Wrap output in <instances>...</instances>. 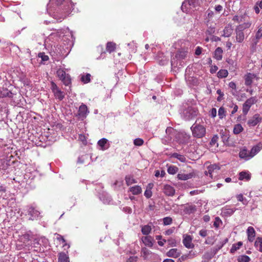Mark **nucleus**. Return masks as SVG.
<instances>
[{"mask_svg":"<svg viewBox=\"0 0 262 262\" xmlns=\"http://www.w3.org/2000/svg\"><path fill=\"white\" fill-rule=\"evenodd\" d=\"M223 32V36L227 37L230 36L233 32V28L231 25H228L227 26H226Z\"/></svg>","mask_w":262,"mask_h":262,"instance_id":"a211bd4d","label":"nucleus"},{"mask_svg":"<svg viewBox=\"0 0 262 262\" xmlns=\"http://www.w3.org/2000/svg\"><path fill=\"white\" fill-rule=\"evenodd\" d=\"M168 244L171 246H175L176 245V241L174 239L170 238L167 240Z\"/></svg>","mask_w":262,"mask_h":262,"instance_id":"bf43d9fd","label":"nucleus"},{"mask_svg":"<svg viewBox=\"0 0 262 262\" xmlns=\"http://www.w3.org/2000/svg\"><path fill=\"white\" fill-rule=\"evenodd\" d=\"M214 15V12L212 11H209L208 10L207 11V19L209 20L212 19Z\"/></svg>","mask_w":262,"mask_h":262,"instance_id":"13d9d810","label":"nucleus"},{"mask_svg":"<svg viewBox=\"0 0 262 262\" xmlns=\"http://www.w3.org/2000/svg\"><path fill=\"white\" fill-rule=\"evenodd\" d=\"M141 240L145 246L150 248L153 246L154 238L151 236H143Z\"/></svg>","mask_w":262,"mask_h":262,"instance_id":"ddd939ff","label":"nucleus"},{"mask_svg":"<svg viewBox=\"0 0 262 262\" xmlns=\"http://www.w3.org/2000/svg\"><path fill=\"white\" fill-rule=\"evenodd\" d=\"M256 77V75L255 74L249 73L246 74L244 76L245 84L246 86H251L253 79Z\"/></svg>","mask_w":262,"mask_h":262,"instance_id":"1a4fd4ad","label":"nucleus"},{"mask_svg":"<svg viewBox=\"0 0 262 262\" xmlns=\"http://www.w3.org/2000/svg\"><path fill=\"white\" fill-rule=\"evenodd\" d=\"M107 142V140L105 138H102L98 141V145L101 147V150H105L107 148L105 147Z\"/></svg>","mask_w":262,"mask_h":262,"instance_id":"c9c22d12","label":"nucleus"},{"mask_svg":"<svg viewBox=\"0 0 262 262\" xmlns=\"http://www.w3.org/2000/svg\"><path fill=\"white\" fill-rule=\"evenodd\" d=\"M222 223V222L220 218L219 217H216L213 223V226L216 228H219Z\"/></svg>","mask_w":262,"mask_h":262,"instance_id":"09e8293b","label":"nucleus"},{"mask_svg":"<svg viewBox=\"0 0 262 262\" xmlns=\"http://www.w3.org/2000/svg\"><path fill=\"white\" fill-rule=\"evenodd\" d=\"M255 246L262 252V237H258L254 244Z\"/></svg>","mask_w":262,"mask_h":262,"instance_id":"473e14b6","label":"nucleus"},{"mask_svg":"<svg viewBox=\"0 0 262 262\" xmlns=\"http://www.w3.org/2000/svg\"><path fill=\"white\" fill-rule=\"evenodd\" d=\"M250 179V176L249 174L245 171H242L239 174V180H243L244 179L249 180Z\"/></svg>","mask_w":262,"mask_h":262,"instance_id":"a19ab883","label":"nucleus"},{"mask_svg":"<svg viewBox=\"0 0 262 262\" xmlns=\"http://www.w3.org/2000/svg\"><path fill=\"white\" fill-rule=\"evenodd\" d=\"M256 102V98L254 97H250V98L248 99L246 102L244 103L246 105L249 106L250 107H251L252 105L255 104Z\"/></svg>","mask_w":262,"mask_h":262,"instance_id":"58836bf2","label":"nucleus"},{"mask_svg":"<svg viewBox=\"0 0 262 262\" xmlns=\"http://www.w3.org/2000/svg\"><path fill=\"white\" fill-rule=\"evenodd\" d=\"M57 77L66 86H69L71 84V77L62 69H58L56 72Z\"/></svg>","mask_w":262,"mask_h":262,"instance_id":"7ed1b4c3","label":"nucleus"},{"mask_svg":"<svg viewBox=\"0 0 262 262\" xmlns=\"http://www.w3.org/2000/svg\"><path fill=\"white\" fill-rule=\"evenodd\" d=\"M125 180L126 181V184L127 186L137 183L136 181L134 179V178L130 176H126Z\"/></svg>","mask_w":262,"mask_h":262,"instance_id":"e433bc0d","label":"nucleus"},{"mask_svg":"<svg viewBox=\"0 0 262 262\" xmlns=\"http://www.w3.org/2000/svg\"><path fill=\"white\" fill-rule=\"evenodd\" d=\"M181 254V251L176 248H173L169 250L167 253L166 255L168 257L177 258L180 256Z\"/></svg>","mask_w":262,"mask_h":262,"instance_id":"4468645a","label":"nucleus"},{"mask_svg":"<svg viewBox=\"0 0 262 262\" xmlns=\"http://www.w3.org/2000/svg\"><path fill=\"white\" fill-rule=\"evenodd\" d=\"M178 169H179L177 166L171 165L168 167L167 172L169 174H174L178 172Z\"/></svg>","mask_w":262,"mask_h":262,"instance_id":"ea45409f","label":"nucleus"},{"mask_svg":"<svg viewBox=\"0 0 262 262\" xmlns=\"http://www.w3.org/2000/svg\"><path fill=\"white\" fill-rule=\"evenodd\" d=\"M262 37V27L259 28L258 31H257L255 38L253 40V46H256L257 43L258 42L259 40Z\"/></svg>","mask_w":262,"mask_h":262,"instance_id":"412c9836","label":"nucleus"},{"mask_svg":"<svg viewBox=\"0 0 262 262\" xmlns=\"http://www.w3.org/2000/svg\"><path fill=\"white\" fill-rule=\"evenodd\" d=\"M184 245L187 248L190 249L194 247L192 243V238L190 235H186L183 240Z\"/></svg>","mask_w":262,"mask_h":262,"instance_id":"2eb2a0df","label":"nucleus"},{"mask_svg":"<svg viewBox=\"0 0 262 262\" xmlns=\"http://www.w3.org/2000/svg\"><path fill=\"white\" fill-rule=\"evenodd\" d=\"M216 93H217V94H218L220 95V96L217 97V100L218 101H220L222 100L221 97L223 96L224 94L222 92L221 90L220 89L217 90Z\"/></svg>","mask_w":262,"mask_h":262,"instance_id":"e2e57ef3","label":"nucleus"},{"mask_svg":"<svg viewBox=\"0 0 262 262\" xmlns=\"http://www.w3.org/2000/svg\"><path fill=\"white\" fill-rule=\"evenodd\" d=\"M192 177V174L191 173L185 174L183 173H178L177 175V178L178 179L184 181L191 179Z\"/></svg>","mask_w":262,"mask_h":262,"instance_id":"cd10ccee","label":"nucleus"},{"mask_svg":"<svg viewBox=\"0 0 262 262\" xmlns=\"http://www.w3.org/2000/svg\"><path fill=\"white\" fill-rule=\"evenodd\" d=\"M216 166L215 165H211L208 167V171H205V174L206 175H208V174L209 176L212 177V173L214 171V170L216 168Z\"/></svg>","mask_w":262,"mask_h":262,"instance_id":"37998d69","label":"nucleus"},{"mask_svg":"<svg viewBox=\"0 0 262 262\" xmlns=\"http://www.w3.org/2000/svg\"><path fill=\"white\" fill-rule=\"evenodd\" d=\"M238 262H249L250 260V258L247 255H241L238 258Z\"/></svg>","mask_w":262,"mask_h":262,"instance_id":"a18cd8bd","label":"nucleus"},{"mask_svg":"<svg viewBox=\"0 0 262 262\" xmlns=\"http://www.w3.org/2000/svg\"><path fill=\"white\" fill-rule=\"evenodd\" d=\"M217 70H218V67L216 66H215V65L211 66V68L210 69V72L211 73L214 74L217 71Z\"/></svg>","mask_w":262,"mask_h":262,"instance_id":"680f3d73","label":"nucleus"},{"mask_svg":"<svg viewBox=\"0 0 262 262\" xmlns=\"http://www.w3.org/2000/svg\"><path fill=\"white\" fill-rule=\"evenodd\" d=\"M202 48L200 47H198L195 51V54L196 55H200L202 53Z\"/></svg>","mask_w":262,"mask_h":262,"instance_id":"0e129e2a","label":"nucleus"},{"mask_svg":"<svg viewBox=\"0 0 262 262\" xmlns=\"http://www.w3.org/2000/svg\"><path fill=\"white\" fill-rule=\"evenodd\" d=\"M243 130L244 128L241 124H236L234 126L233 132L234 134L237 135L243 132Z\"/></svg>","mask_w":262,"mask_h":262,"instance_id":"7c9ffc66","label":"nucleus"},{"mask_svg":"<svg viewBox=\"0 0 262 262\" xmlns=\"http://www.w3.org/2000/svg\"><path fill=\"white\" fill-rule=\"evenodd\" d=\"M215 10L217 12H221L223 10V7L220 5H216L215 7Z\"/></svg>","mask_w":262,"mask_h":262,"instance_id":"774afa93","label":"nucleus"},{"mask_svg":"<svg viewBox=\"0 0 262 262\" xmlns=\"http://www.w3.org/2000/svg\"><path fill=\"white\" fill-rule=\"evenodd\" d=\"M51 89L54 94V97L56 99H58L59 100H62L64 97L65 94L63 92L61 91L59 88L57 86L56 84L53 82H51Z\"/></svg>","mask_w":262,"mask_h":262,"instance_id":"20e7f679","label":"nucleus"},{"mask_svg":"<svg viewBox=\"0 0 262 262\" xmlns=\"http://www.w3.org/2000/svg\"><path fill=\"white\" fill-rule=\"evenodd\" d=\"M243 244V242H238L236 244H233L230 249V252L231 254H234L237 250L240 249Z\"/></svg>","mask_w":262,"mask_h":262,"instance_id":"bb28decb","label":"nucleus"},{"mask_svg":"<svg viewBox=\"0 0 262 262\" xmlns=\"http://www.w3.org/2000/svg\"><path fill=\"white\" fill-rule=\"evenodd\" d=\"M235 41L238 43H242L245 39V34L243 31L236 28L235 30Z\"/></svg>","mask_w":262,"mask_h":262,"instance_id":"9b49d317","label":"nucleus"},{"mask_svg":"<svg viewBox=\"0 0 262 262\" xmlns=\"http://www.w3.org/2000/svg\"><path fill=\"white\" fill-rule=\"evenodd\" d=\"M32 237L30 236L28 234H25L23 235L21 237V240L23 241L24 243L27 244V245H30V244L28 243V242L29 241H32Z\"/></svg>","mask_w":262,"mask_h":262,"instance_id":"79ce46f5","label":"nucleus"},{"mask_svg":"<svg viewBox=\"0 0 262 262\" xmlns=\"http://www.w3.org/2000/svg\"><path fill=\"white\" fill-rule=\"evenodd\" d=\"M58 262H69V256L64 252L58 254Z\"/></svg>","mask_w":262,"mask_h":262,"instance_id":"393cba45","label":"nucleus"},{"mask_svg":"<svg viewBox=\"0 0 262 262\" xmlns=\"http://www.w3.org/2000/svg\"><path fill=\"white\" fill-rule=\"evenodd\" d=\"M228 75V72L227 70L221 69L217 73V76L219 78H226Z\"/></svg>","mask_w":262,"mask_h":262,"instance_id":"c85d7f7f","label":"nucleus"},{"mask_svg":"<svg viewBox=\"0 0 262 262\" xmlns=\"http://www.w3.org/2000/svg\"><path fill=\"white\" fill-rule=\"evenodd\" d=\"M144 195L147 198H150L152 195V192L150 189H146L144 192Z\"/></svg>","mask_w":262,"mask_h":262,"instance_id":"5fc2aeb1","label":"nucleus"},{"mask_svg":"<svg viewBox=\"0 0 262 262\" xmlns=\"http://www.w3.org/2000/svg\"><path fill=\"white\" fill-rule=\"evenodd\" d=\"M143 143L144 141L141 138H136L134 141V144L136 146H141Z\"/></svg>","mask_w":262,"mask_h":262,"instance_id":"8fccbe9b","label":"nucleus"},{"mask_svg":"<svg viewBox=\"0 0 262 262\" xmlns=\"http://www.w3.org/2000/svg\"><path fill=\"white\" fill-rule=\"evenodd\" d=\"M248 239L250 242H252L255 236V231L253 227H249L247 230Z\"/></svg>","mask_w":262,"mask_h":262,"instance_id":"dca6fc26","label":"nucleus"},{"mask_svg":"<svg viewBox=\"0 0 262 262\" xmlns=\"http://www.w3.org/2000/svg\"><path fill=\"white\" fill-rule=\"evenodd\" d=\"M229 106L233 108V110L231 111V115H233L234 114H235L237 111L238 108V106L233 103H231Z\"/></svg>","mask_w":262,"mask_h":262,"instance_id":"3c124183","label":"nucleus"},{"mask_svg":"<svg viewBox=\"0 0 262 262\" xmlns=\"http://www.w3.org/2000/svg\"><path fill=\"white\" fill-rule=\"evenodd\" d=\"M262 120V118L258 114H255L248 121V124L249 126H254Z\"/></svg>","mask_w":262,"mask_h":262,"instance_id":"423d86ee","label":"nucleus"},{"mask_svg":"<svg viewBox=\"0 0 262 262\" xmlns=\"http://www.w3.org/2000/svg\"><path fill=\"white\" fill-rule=\"evenodd\" d=\"M223 51L222 49L220 47H217L214 51V58L217 60H222L223 58Z\"/></svg>","mask_w":262,"mask_h":262,"instance_id":"aec40b11","label":"nucleus"},{"mask_svg":"<svg viewBox=\"0 0 262 262\" xmlns=\"http://www.w3.org/2000/svg\"><path fill=\"white\" fill-rule=\"evenodd\" d=\"M152 254L150 250H148L146 247H143L141 251V255L143 257L144 259H147L149 258V256Z\"/></svg>","mask_w":262,"mask_h":262,"instance_id":"6ab92c4d","label":"nucleus"},{"mask_svg":"<svg viewBox=\"0 0 262 262\" xmlns=\"http://www.w3.org/2000/svg\"><path fill=\"white\" fill-rule=\"evenodd\" d=\"M129 191L134 195H138L142 192V188L140 186L136 185L135 186L131 187L129 188Z\"/></svg>","mask_w":262,"mask_h":262,"instance_id":"5701e85b","label":"nucleus"},{"mask_svg":"<svg viewBox=\"0 0 262 262\" xmlns=\"http://www.w3.org/2000/svg\"><path fill=\"white\" fill-rule=\"evenodd\" d=\"M226 112L223 107H221L218 111V115L220 119H223L226 116Z\"/></svg>","mask_w":262,"mask_h":262,"instance_id":"49530a36","label":"nucleus"},{"mask_svg":"<svg viewBox=\"0 0 262 262\" xmlns=\"http://www.w3.org/2000/svg\"><path fill=\"white\" fill-rule=\"evenodd\" d=\"M251 25V23L246 22L237 26L236 28L243 31L245 29L249 28Z\"/></svg>","mask_w":262,"mask_h":262,"instance_id":"72a5a7b5","label":"nucleus"},{"mask_svg":"<svg viewBox=\"0 0 262 262\" xmlns=\"http://www.w3.org/2000/svg\"><path fill=\"white\" fill-rule=\"evenodd\" d=\"M39 214L40 212L33 206H29L27 207V214H26V215H28L29 216V220L34 221L37 220Z\"/></svg>","mask_w":262,"mask_h":262,"instance_id":"39448f33","label":"nucleus"},{"mask_svg":"<svg viewBox=\"0 0 262 262\" xmlns=\"http://www.w3.org/2000/svg\"><path fill=\"white\" fill-rule=\"evenodd\" d=\"M39 242V240L38 239L34 238L33 240V242L31 243V245L34 248V251H40L41 250Z\"/></svg>","mask_w":262,"mask_h":262,"instance_id":"a878e982","label":"nucleus"},{"mask_svg":"<svg viewBox=\"0 0 262 262\" xmlns=\"http://www.w3.org/2000/svg\"><path fill=\"white\" fill-rule=\"evenodd\" d=\"M232 20L234 21H235L237 23H239L242 21V19H240L239 17L237 15H235L233 17V19Z\"/></svg>","mask_w":262,"mask_h":262,"instance_id":"338daca9","label":"nucleus"},{"mask_svg":"<svg viewBox=\"0 0 262 262\" xmlns=\"http://www.w3.org/2000/svg\"><path fill=\"white\" fill-rule=\"evenodd\" d=\"M163 190L164 194L167 196H173L175 193L174 188L168 184L164 185Z\"/></svg>","mask_w":262,"mask_h":262,"instance_id":"9d476101","label":"nucleus"},{"mask_svg":"<svg viewBox=\"0 0 262 262\" xmlns=\"http://www.w3.org/2000/svg\"><path fill=\"white\" fill-rule=\"evenodd\" d=\"M262 149V144L259 142L256 145L254 146L251 149L250 154L251 157H253Z\"/></svg>","mask_w":262,"mask_h":262,"instance_id":"f3484780","label":"nucleus"},{"mask_svg":"<svg viewBox=\"0 0 262 262\" xmlns=\"http://www.w3.org/2000/svg\"><path fill=\"white\" fill-rule=\"evenodd\" d=\"M171 157L178 159L181 162H185L186 161V159L184 156L180 155L177 152L173 153Z\"/></svg>","mask_w":262,"mask_h":262,"instance_id":"2f4dec72","label":"nucleus"},{"mask_svg":"<svg viewBox=\"0 0 262 262\" xmlns=\"http://www.w3.org/2000/svg\"><path fill=\"white\" fill-rule=\"evenodd\" d=\"M235 210V209L234 208H231L229 206H226L223 208L222 212L225 216H230L234 212Z\"/></svg>","mask_w":262,"mask_h":262,"instance_id":"4be33fe9","label":"nucleus"},{"mask_svg":"<svg viewBox=\"0 0 262 262\" xmlns=\"http://www.w3.org/2000/svg\"><path fill=\"white\" fill-rule=\"evenodd\" d=\"M151 231V227L149 225H144L142 227L141 232L143 234L147 235Z\"/></svg>","mask_w":262,"mask_h":262,"instance_id":"c756f323","label":"nucleus"},{"mask_svg":"<svg viewBox=\"0 0 262 262\" xmlns=\"http://www.w3.org/2000/svg\"><path fill=\"white\" fill-rule=\"evenodd\" d=\"M164 225H170L172 222V219L171 217H165L163 219Z\"/></svg>","mask_w":262,"mask_h":262,"instance_id":"de8ad7c7","label":"nucleus"},{"mask_svg":"<svg viewBox=\"0 0 262 262\" xmlns=\"http://www.w3.org/2000/svg\"><path fill=\"white\" fill-rule=\"evenodd\" d=\"M196 211V207L194 205L187 204L184 205L183 211L185 214H190Z\"/></svg>","mask_w":262,"mask_h":262,"instance_id":"6e6552de","label":"nucleus"},{"mask_svg":"<svg viewBox=\"0 0 262 262\" xmlns=\"http://www.w3.org/2000/svg\"><path fill=\"white\" fill-rule=\"evenodd\" d=\"M56 239L58 241L62 242V246L63 247H66V246H67L68 248L70 247V246L66 243V239L61 235L57 234Z\"/></svg>","mask_w":262,"mask_h":262,"instance_id":"4c0bfd02","label":"nucleus"},{"mask_svg":"<svg viewBox=\"0 0 262 262\" xmlns=\"http://www.w3.org/2000/svg\"><path fill=\"white\" fill-rule=\"evenodd\" d=\"M56 4L58 6L63 5L64 14L63 15V18L67 17L69 14L71 8L73 6V3L71 0H56Z\"/></svg>","mask_w":262,"mask_h":262,"instance_id":"f03ea898","label":"nucleus"},{"mask_svg":"<svg viewBox=\"0 0 262 262\" xmlns=\"http://www.w3.org/2000/svg\"><path fill=\"white\" fill-rule=\"evenodd\" d=\"M91 74H86V75H82L81 80L84 83H88L91 81Z\"/></svg>","mask_w":262,"mask_h":262,"instance_id":"c03bdc74","label":"nucleus"},{"mask_svg":"<svg viewBox=\"0 0 262 262\" xmlns=\"http://www.w3.org/2000/svg\"><path fill=\"white\" fill-rule=\"evenodd\" d=\"M192 135L194 137L201 138L205 136L206 134V128L202 125L194 124L191 127Z\"/></svg>","mask_w":262,"mask_h":262,"instance_id":"f257e3e1","label":"nucleus"},{"mask_svg":"<svg viewBox=\"0 0 262 262\" xmlns=\"http://www.w3.org/2000/svg\"><path fill=\"white\" fill-rule=\"evenodd\" d=\"M88 109L86 105L82 104L79 107L78 116L79 118L83 119L86 118Z\"/></svg>","mask_w":262,"mask_h":262,"instance_id":"0eeeda50","label":"nucleus"},{"mask_svg":"<svg viewBox=\"0 0 262 262\" xmlns=\"http://www.w3.org/2000/svg\"><path fill=\"white\" fill-rule=\"evenodd\" d=\"M137 259V256H132L127 259L126 262H136Z\"/></svg>","mask_w":262,"mask_h":262,"instance_id":"6e6d98bb","label":"nucleus"},{"mask_svg":"<svg viewBox=\"0 0 262 262\" xmlns=\"http://www.w3.org/2000/svg\"><path fill=\"white\" fill-rule=\"evenodd\" d=\"M219 139V137L217 135H215L214 136L211 140V141L210 142V144L211 145H215L216 143H217V140Z\"/></svg>","mask_w":262,"mask_h":262,"instance_id":"864d4df0","label":"nucleus"},{"mask_svg":"<svg viewBox=\"0 0 262 262\" xmlns=\"http://www.w3.org/2000/svg\"><path fill=\"white\" fill-rule=\"evenodd\" d=\"M229 86L230 88L233 89V90H236V85L235 82L231 81L229 82Z\"/></svg>","mask_w":262,"mask_h":262,"instance_id":"69168bd1","label":"nucleus"},{"mask_svg":"<svg viewBox=\"0 0 262 262\" xmlns=\"http://www.w3.org/2000/svg\"><path fill=\"white\" fill-rule=\"evenodd\" d=\"M39 57H41L43 61H47L49 59L48 56L45 55L43 53H40Z\"/></svg>","mask_w":262,"mask_h":262,"instance_id":"052dcab7","label":"nucleus"},{"mask_svg":"<svg viewBox=\"0 0 262 262\" xmlns=\"http://www.w3.org/2000/svg\"><path fill=\"white\" fill-rule=\"evenodd\" d=\"M199 235L202 237H206L207 235V231L205 229H202L199 232Z\"/></svg>","mask_w":262,"mask_h":262,"instance_id":"4d7b16f0","label":"nucleus"},{"mask_svg":"<svg viewBox=\"0 0 262 262\" xmlns=\"http://www.w3.org/2000/svg\"><path fill=\"white\" fill-rule=\"evenodd\" d=\"M239 157L241 159H244L246 160L252 158L250 151L248 150L245 147L243 148L239 152Z\"/></svg>","mask_w":262,"mask_h":262,"instance_id":"f8f14e48","label":"nucleus"},{"mask_svg":"<svg viewBox=\"0 0 262 262\" xmlns=\"http://www.w3.org/2000/svg\"><path fill=\"white\" fill-rule=\"evenodd\" d=\"M116 49V45L113 42H108L106 44V50L107 52L111 53L115 51Z\"/></svg>","mask_w":262,"mask_h":262,"instance_id":"b1692460","label":"nucleus"},{"mask_svg":"<svg viewBox=\"0 0 262 262\" xmlns=\"http://www.w3.org/2000/svg\"><path fill=\"white\" fill-rule=\"evenodd\" d=\"M250 107L247 105H246L245 103L243 105V113L244 115H247L248 112H249Z\"/></svg>","mask_w":262,"mask_h":262,"instance_id":"603ef678","label":"nucleus"},{"mask_svg":"<svg viewBox=\"0 0 262 262\" xmlns=\"http://www.w3.org/2000/svg\"><path fill=\"white\" fill-rule=\"evenodd\" d=\"M202 0H187L188 4L193 8H195L196 6H199Z\"/></svg>","mask_w":262,"mask_h":262,"instance_id":"f704fd0d","label":"nucleus"}]
</instances>
